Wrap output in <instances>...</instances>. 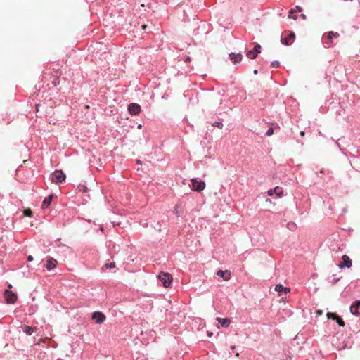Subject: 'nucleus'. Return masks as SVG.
Returning <instances> with one entry per match:
<instances>
[{
	"label": "nucleus",
	"instance_id": "obj_1",
	"mask_svg": "<svg viewBox=\"0 0 360 360\" xmlns=\"http://www.w3.org/2000/svg\"><path fill=\"white\" fill-rule=\"evenodd\" d=\"M65 174L62 170H56L51 174V181L56 184H61L65 180Z\"/></svg>",
	"mask_w": 360,
	"mask_h": 360
},
{
	"label": "nucleus",
	"instance_id": "obj_2",
	"mask_svg": "<svg viewBox=\"0 0 360 360\" xmlns=\"http://www.w3.org/2000/svg\"><path fill=\"white\" fill-rule=\"evenodd\" d=\"M191 187L195 191L200 192L205 188V183L203 181H198L196 179H192Z\"/></svg>",
	"mask_w": 360,
	"mask_h": 360
},
{
	"label": "nucleus",
	"instance_id": "obj_3",
	"mask_svg": "<svg viewBox=\"0 0 360 360\" xmlns=\"http://www.w3.org/2000/svg\"><path fill=\"white\" fill-rule=\"evenodd\" d=\"M340 34L338 32H329L327 34L323 35V44L325 45H330L332 43L333 38H338Z\"/></svg>",
	"mask_w": 360,
	"mask_h": 360
},
{
	"label": "nucleus",
	"instance_id": "obj_4",
	"mask_svg": "<svg viewBox=\"0 0 360 360\" xmlns=\"http://www.w3.org/2000/svg\"><path fill=\"white\" fill-rule=\"evenodd\" d=\"M158 278L165 287H168L172 280V276L168 273H160L158 276Z\"/></svg>",
	"mask_w": 360,
	"mask_h": 360
},
{
	"label": "nucleus",
	"instance_id": "obj_5",
	"mask_svg": "<svg viewBox=\"0 0 360 360\" xmlns=\"http://www.w3.org/2000/svg\"><path fill=\"white\" fill-rule=\"evenodd\" d=\"M91 319L94 321L95 323L101 324L105 321L106 317L103 312L95 311L92 314Z\"/></svg>",
	"mask_w": 360,
	"mask_h": 360
},
{
	"label": "nucleus",
	"instance_id": "obj_6",
	"mask_svg": "<svg viewBox=\"0 0 360 360\" xmlns=\"http://www.w3.org/2000/svg\"><path fill=\"white\" fill-rule=\"evenodd\" d=\"M4 297L6 301L8 304H14L17 300V295L9 290H6L4 292Z\"/></svg>",
	"mask_w": 360,
	"mask_h": 360
},
{
	"label": "nucleus",
	"instance_id": "obj_7",
	"mask_svg": "<svg viewBox=\"0 0 360 360\" xmlns=\"http://www.w3.org/2000/svg\"><path fill=\"white\" fill-rule=\"evenodd\" d=\"M128 111L131 115H137L141 112V106L138 103H130L128 105Z\"/></svg>",
	"mask_w": 360,
	"mask_h": 360
},
{
	"label": "nucleus",
	"instance_id": "obj_8",
	"mask_svg": "<svg viewBox=\"0 0 360 360\" xmlns=\"http://www.w3.org/2000/svg\"><path fill=\"white\" fill-rule=\"evenodd\" d=\"M352 259L347 255H343L341 262L338 264L340 269L349 268L352 266Z\"/></svg>",
	"mask_w": 360,
	"mask_h": 360
},
{
	"label": "nucleus",
	"instance_id": "obj_9",
	"mask_svg": "<svg viewBox=\"0 0 360 360\" xmlns=\"http://www.w3.org/2000/svg\"><path fill=\"white\" fill-rule=\"evenodd\" d=\"M295 39V34L294 32H291L288 34V36L285 38H281V41L283 44L290 45L291 44Z\"/></svg>",
	"mask_w": 360,
	"mask_h": 360
},
{
	"label": "nucleus",
	"instance_id": "obj_10",
	"mask_svg": "<svg viewBox=\"0 0 360 360\" xmlns=\"http://www.w3.org/2000/svg\"><path fill=\"white\" fill-rule=\"evenodd\" d=\"M350 311L354 315L360 314V300L355 301L350 307Z\"/></svg>",
	"mask_w": 360,
	"mask_h": 360
},
{
	"label": "nucleus",
	"instance_id": "obj_11",
	"mask_svg": "<svg viewBox=\"0 0 360 360\" xmlns=\"http://www.w3.org/2000/svg\"><path fill=\"white\" fill-rule=\"evenodd\" d=\"M229 58L233 63L236 64L242 60L243 55L241 53H231L229 54Z\"/></svg>",
	"mask_w": 360,
	"mask_h": 360
},
{
	"label": "nucleus",
	"instance_id": "obj_12",
	"mask_svg": "<svg viewBox=\"0 0 360 360\" xmlns=\"http://www.w3.org/2000/svg\"><path fill=\"white\" fill-rule=\"evenodd\" d=\"M269 196H272L274 194H276L277 196H281L283 193V188L279 186H276L273 189H269L267 192Z\"/></svg>",
	"mask_w": 360,
	"mask_h": 360
},
{
	"label": "nucleus",
	"instance_id": "obj_13",
	"mask_svg": "<svg viewBox=\"0 0 360 360\" xmlns=\"http://www.w3.org/2000/svg\"><path fill=\"white\" fill-rule=\"evenodd\" d=\"M275 290L279 293V295H285L290 292V288L283 286L281 284H277L275 286Z\"/></svg>",
	"mask_w": 360,
	"mask_h": 360
},
{
	"label": "nucleus",
	"instance_id": "obj_14",
	"mask_svg": "<svg viewBox=\"0 0 360 360\" xmlns=\"http://www.w3.org/2000/svg\"><path fill=\"white\" fill-rule=\"evenodd\" d=\"M217 275L222 277L224 281H229L231 278V272L229 271L218 270Z\"/></svg>",
	"mask_w": 360,
	"mask_h": 360
},
{
	"label": "nucleus",
	"instance_id": "obj_15",
	"mask_svg": "<svg viewBox=\"0 0 360 360\" xmlns=\"http://www.w3.org/2000/svg\"><path fill=\"white\" fill-rule=\"evenodd\" d=\"M319 174L325 175L326 176V181L329 180L333 175V172L328 168H321L319 169ZM325 180V179H323Z\"/></svg>",
	"mask_w": 360,
	"mask_h": 360
},
{
	"label": "nucleus",
	"instance_id": "obj_16",
	"mask_svg": "<svg viewBox=\"0 0 360 360\" xmlns=\"http://www.w3.org/2000/svg\"><path fill=\"white\" fill-rule=\"evenodd\" d=\"M217 321L223 327H228L230 325V323H231V320L229 319H227V318H219V317H217Z\"/></svg>",
	"mask_w": 360,
	"mask_h": 360
},
{
	"label": "nucleus",
	"instance_id": "obj_17",
	"mask_svg": "<svg viewBox=\"0 0 360 360\" xmlns=\"http://www.w3.org/2000/svg\"><path fill=\"white\" fill-rule=\"evenodd\" d=\"M56 264L57 261L53 258H51L47 261L46 267L49 271H51L56 267Z\"/></svg>",
	"mask_w": 360,
	"mask_h": 360
},
{
	"label": "nucleus",
	"instance_id": "obj_18",
	"mask_svg": "<svg viewBox=\"0 0 360 360\" xmlns=\"http://www.w3.org/2000/svg\"><path fill=\"white\" fill-rule=\"evenodd\" d=\"M51 200H52V195H49V196L45 198L42 202V207L43 208L48 207L51 202Z\"/></svg>",
	"mask_w": 360,
	"mask_h": 360
},
{
	"label": "nucleus",
	"instance_id": "obj_19",
	"mask_svg": "<svg viewBox=\"0 0 360 360\" xmlns=\"http://www.w3.org/2000/svg\"><path fill=\"white\" fill-rule=\"evenodd\" d=\"M23 331L28 335H31L34 332V328L28 326H25L22 327Z\"/></svg>",
	"mask_w": 360,
	"mask_h": 360
},
{
	"label": "nucleus",
	"instance_id": "obj_20",
	"mask_svg": "<svg viewBox=\"0 0 360 360\" xmlns=\"http://www.w3.org/2000/svg\"><path fill=\"white\" fill-rule=\"evenodd\" d=\"M247 57L250 59H255L257 56V53H256L254 50H251L247 52Z\"/></svg>",
	"mask_w": 360,
	"mask_h": 360
},
{
	"label": "nucleus",
	"instance_id": "obj_21",
	"mask_svg": "<svg viewBox=\"0 0 360 360\" xmlns=\"http://www.w3.org/2000/svg\"><path fill=\"white\" fill-rule=\"evenodd\" d=\"M327 316L328 319H331L333 320H336L338 317V315L336 314L335 313H332V312H328L327 313Z\"/></svg>",
	"mask_w": 360,
	"mask_h": 360
},
{
	"label": "nucleus",
	"instance_id": "obj_22",
	"mask_svg": "<svg viewBox=\"0 0 360 360\" xmlns=\"http://www.w3.org/2000/svg\"><path fill=\"white\" fill-rule=\"evenodd\" d=\"M335 321L337 322V323L340 326H345V322L344 321L342 320V319L341 317H340L338 316V319L335 320Z\"/></svg>",
	"mask_w": 360,
	"mask_h": 360
},
{
	"label": "nucleus",
	"instance_id": "obj_23",
	"mask_svg": "<svg viewBox=\"0 0 360 360\" xmlns=\"http://www.w3.org/2000/svg\"><path fill=\"white\" fill-rule=\"evenodd\" d=\"M261 49H262V47L259 44H257L255 47H254V51L256 53H261Z\"/></svg>",
	"mask_w": 360,
	"mask_h": 360
},
{
	"label": "nucleus",
	"instance_id": "obj_24",
	"mask_svg": "<svg viewBox=\"0 0 360 360\" xmlns=\"http://www.w3.org/2000/svg\"><path fill=\"white\" fill-rule=\"evenodd\" d=\"M294 12H295V10L291 9V10L290 11V12H289V15H288V17H289L290 18H292V19L295 20V19H297V15H295V14H293V13H294Z\"/></svg>",
	"mask_w": 360,
	"mask_h": 360
},
{
	"label": "nucleus",
	"instance_id": "obj_25",
	"mask_svg": "<svg viewBox=\"0 0 360 360\" xmlns=\"http://www.w3.org/2000/svg\"><path fill=\"white\" fill-rule=\"evenodd\" d=\"M212 126L215 127H217V128H219V129H222L223 127V124L222 122H215L212 124Z\"/></svg>",
	"mask_w": 360,
	"mask_h": 360
},
{
	"label": "nucleus",
	"instance_id": "obj_26",
	"mask_svg": "<svg viewBox=\"0 0 360 360\" xmlns=\"http://www.w3.org/2000/svg\"><path fill=\"white\" fill-rule=\"evenodd\" d=\"M24 214L26 217H31L32 215V211L30 209H26L24 210Z\"/></svg>",
	"mask_w": 360,
	"mask_h": 360
},
{
	"label": "nucleus",
	"instance_id": "obj_27",
	"mask_svg": "<svg viewBox=\"0 0 360 360\" xmlns=\"http://www.w3.org/2000/svg\"><path fill=\"white\" fill-rule=\"evenodd\" d=\"M280 65V63L278 60H274L271 63V66L274 68H276Z\"/></svg>",
	"mask_w": 360,
	"mask_h": 360
},
{
	"label": "nucleus",
	"instance_id": "obj_28",
	"mask_svg": "<svg viewBox=\"0 0 360 360\" xmlns=\"http://www.w3.org/2000/svg\"><path fill=\"white\" fill-rule=\"evenodd\" d=\"M274 128L270 127L266 131V135L268 136H271L274 134Z\"/></svg>",
	"mask_w": 360,
	"mask_h": 360
},
{
	"label": "nucleus",
	"instance_id": "obj_29",
	"mask_svg": "<svg viewBox=\"0 0 360 360\" xmlns=\"http://www.w3.org/2000/svg\"><path fill=\"white\" fill-rule=\"evenodd\" d=\"M105 266L107 268V269H112V268H114L115 266V262H110V263H108L105 265Z\"/></svg>",
	"mask_w": 360,
	"mask_h": 360
},
{
	"label": "nucleus",
	"instance_id": "obj_30",
	"mask_svg": "<svg viewBox=\"0 0 360 360\" xmlns=\"http://www.w3.org/2000/svg\"><path fill=\"white\" fill-rule=\"evenodd\" d=\"M174 213L176 214L177 217H179V205H176L174 207Z\"/></svg>",
	"mask_w": 360,
	"mask_h": 360
},
{
	"label": "nucleus",
	"instance_id": "obj_31",
	"mask_svg": "<svg viewBox=\"0 0 360 360\" xmlns=\"http://www.w3.org/2000/svg\"><path fill=\"white\" fill-rule=\"evenodd\" d=\"M287 226H288V228L289 229L292 230V229H293L295 227V224L292 223V222L291 223H288Z\"/></svg>",
	"mask_w": 360,
	"mask_h": 360
},
{
	"label": "nucleus",
	"instance_id": "obj_32",
	"mask_svg": "<svg viewBox=\"0 0 360 360\" xmlns=\"http://www.w3.org/2000/svg\"><path fill=\"white\" fill-rule=\"evenodd\" d=\"M295 11H299V12H301V11H302V7H300V6H296V10H295Z\"/></svg>",
	"mask_w": 360,
	"mask_h": 360
},
{
	"label": "nucleus",
	"instance_id": "obj_33",
	"mask_svg": "<svg viewBox=\"0 0 360 360\" xmlns=\"http://www.w3.org/2000/svg\"><path fill=\"white\" fill-rule=\"evenodd\" d=\"M323 311L321 310L316 309V316L322 315Z\"/></svg>",
	"mask_w": 360,
	"mask_h": 360
},
{
	"label": "nucleus",
	"instance_id": "obj_34",
	"mask_svg": "<svg viewBox=\"0 0 360 360\" xmlns=\"http://www.w3.org/2000/svg\"><path fill=\"white\" fill-rule=\"evenodd\" d=\"M86 190H87V188H86V186H82L81 191H82L83 192H85Z\"/></svg>",
	"mask_w": 360,
	"mask_h": 360
},
{
	"label": "nucleus",
	"instance_id": "obj_35",
	"mask_svg": "<svg viewBox=\"0 0 360 360\" xmlns=\"http://www.w3.org/2000/svg\"><path fill=\"white\" fill-rule=\"evenodd\" d=\"M27 260H28L29 262L32 261V260H33V257H32V256H31V255L28 256V257H27Z\"/></svg>",
	"mask_w": 360,
	"mask_h": 360
},
{
	"label": "nucleus",
	"instance_id": "obj_36",
	"mask_svg": "<svg viewBox=\"0 0 360 360\" xmlns=\"http://www.w3.org/2000/svg\"><path fill=\"white\" fill-rule=\"evenodd\" d=\"M340 279L339 278H334L333 280V284H335Z\"/></svg>",
	"mask_w": 360,
	"mask_h": 360
},
{
	"label": "nucleus",
	"instance_id": "obj_37",
	"mask_svg": "<svg viewBox=\"0 0 360 360\" xmlns=\"http://www.w3.org/2000/svg\"><path fill=\"white\" fill-rule=\"evenodd\" d=\"M303 19H306V15L304 14H301L300 15Z\"/></svg>",
	"mask_w": 360,
	"mask_h": 360
},
{
	"label": "nucleus",
	"instance_id": "obj_38",
	"mask_svg": "<svg viewBox=\"0 0 360 360\" xmlns=\"http://www.w3.org/2000/svg\"><path fill=\"white\" fill-rule=\"evenodd\" d=\"M253 73H254L255 75H257V74L258 73L257 70H255L253 71Z\"/></svg>",
	"mask_w": 360,
	"mask_h": 360
},
{
	"label": "nucleus",
	"instance_id": "obj_39",
	"mask_svg": "<svg viewBox=\"0 0 360 360\" xmlns=\"http://www.w3.org/2000/svg\"><path fill=\"white\" fill-rule=\"evenodd\" d=\"M266 202H270V203H271V199L268 198V199H266Z\"/></svg>",
	"mask_w": 360,
	"mask_h": 360
},
{
	"label": "nucleus",
	"instance_id": "obj_40",
	"mask_svg": "<svg viewBox=\"0 0 360 360\" xmlns=\"http://www.w3.org/2000/svg\"><path fill=\"white\" fill-rule=\"evenodd\" d=\"M189 60H190V58H189V57H187V58H186V61Z\"/></svg>",
	"mask_w": 360,
	"mask_h": 360
},
{
	"label": "nucleus",
	"instance_id": "obj_41",
	"mask_svg": "<svg viewBox=\"0 0 360 360\" xmlns=\"http://www.w3.org/2000/svg\"><path fill=\"white\" fill-rule=\"evenodd\" d=\"M141 124H139V125L138 126V128H139V129H141Z\"/></svg>",
	"mask_w": 360,
	"mask_h": 360
},
{
	"label": "nucleus",
	"instance_id": "obj_42",
	"mask_svg": "<svg viewBox=\"0 0 360 360\" xmlns=\"http://www.w3.org/2000/svg\"><path fill=\"white\" fill-rule=\"evenodd\" d=\"M300 134H301V135H303V134H304V132H303V131H301V132H300Z\"/></svg>",
	"mask_w": 360,
	"mask_h": 360
}]
</instances>
